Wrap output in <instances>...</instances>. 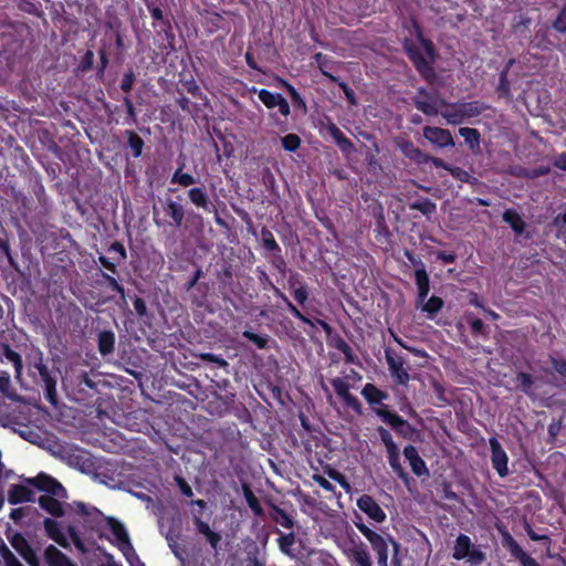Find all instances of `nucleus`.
<instances>
[{
  "instance_id": "1",
  "label": "nucleus",
  "mask_w": 566,
  "mask_h": 566,
  "mask_svg": "<svg viewBox=\"0 0 566 566\" xmlns=\"http://www.w3.org/2000/svg\"><path fill=\"white\" fill-rule=\"evenodd\" d=\"M411 25L419 44L424 50L426 55L422 53L421 49L408 38L402 42L403 51L420 76L428 84L432 85L437 81V73L433 69V62L436 59L434 44L431 40L424 36L422 27L417 19H411Z\"/></svg>"
},
{
  "instance_id": "2",
  "label": "nucleus",
  "mask_w": 566,
  "mask_h": 566,
  "mask_svg": "<svg viewBox=\"0 0 566 566\" xmlns=\"http://www.w3.org/2000/svg\"><path fill=\"white\" fill-rule=\"evenodd\" d=\"M355 526L361 533V535L369 542L373 551L377 556L378 566H388V553L389 544L392 546L394 554L391 557V564L394 566H400V559L398 557L399 543L396 542L390 535H381L376 531L368 527L363 522H355Z\"/></svg>"
},
{
  "instance_id": "3",
  "label": "nucleus",
  "mask_w": 566,
  "mask_h": 566,
  "mask_svg": "<svg viewBox=\"0 0 566 566\" xmlns=\"http://www.w3.org/2000/svg\"><path fill=\"white\" fill-rule=\"evenodd\" d=\"M440 106L444 107V109L440 112L441 116L451 125H459L469 118L478 117L489 108L488 105L479 101L448 103L441 99Z\"/></svg>"
},
{
  "instance_id": "4",
  "label": "nucleus",
  "mask_w": 566,
  "mask_h": 566,
  "mask_svg": "<svg viewBox=\"0 0 566 566\" xmlns=\"http://www.w3.org/2000/svg\"><path fill=\"white\" fill-rule=\"evenodd\" d=\"M374 412L381 419V421L390 426V428L403 439L413 440L418 433L417 429L412 424H410L398 413L390 411L389 406L387 405H381L379 408H374Z\"/></svg>"
},
{
  "instance_id": "5",
  "label": "nucleus",
  "mask_w": 566,
  "mask_h": 566,
  "mask_svg": "<svg viewBox=\"0 0 566 566\" xmlns=\"http://www.w3.org/2000/svg\"><path fill=\"white\" fill-rule=\"evenodd\" d=\"M30 370L38 373L44 386V397L53 406L57 403L56 382L57 376L43 361L42 353H39L36 359L29 365Z\"/></svg>"
},
{
  "instance_id": "6",
  "label": "nucleus",
  "mask_w": 566,
  "mask_h": 566,
  "mask_svg": "<svg viewBox=\"0 0 566 566\" xmlns=\"http://www.w3.org/2000/svg\"><path fill=\"white\" fill-rule=\"evenodd\" d=\"M452 557L457 560L469 558L474 565H480L485 560V554L474 547L471 538L465 534H460L454 543Z\"/></svg>"
},
{
  "instance_id": "7",
  "label": "nucleus",
  "mask_w": 566,
  "mask_h": 566,
  "mask_svg": "<svg viewBox=\"0 0 566 566\" xmlns=\"http://www.w3.org/2000/svg\"><path fill=\"white\" fill-rule=\"evenodd\" d=\"M256 273H258V279L260 281V283L262 284L263 289L264 290H272L274 295L279 298H281L285 305H286V308L289 311V313L294 316L295 318L300 319L301 322H303L304 324L306 325H310V326H314V323L308 318L306 317L290 300L289 297L279 289L276 287L272 280L270 279V276L268 275V273L261 269V268H256Z\"/></svg>"
},
{
  "instance_id": "8",
  "label": "nucleus",
  "mask_w": 566,
  "mask_h": 566,
  "mask_svg": "<svg viewBox=\"0 0 566 566\" xmlns=\"http://www.w3.org/2000/svg\"><path fill=\"white\" fill-rule=\"evenodd\" d=\"M105 525L109 528L111 533L115 536L117 539V546L118 549L123 553L125 558L129 564H133V560L130 559V555L134 556L138 560V555L136 554L128 533L125 528V526L115 517L108 516L105 520Z\"/></svg>"
},
{
  "instance_id": "9",
  "label": "nucleus",
  "mask_w": 566,
  "mask_h": 566,
  "mask_svg": "<svg viewBox=\"0 0 566 566\" xmlns=\"http://www.w3.org/2000/svg\"><path fill=\"white\" fill-rule=\"evenodd\" d=\"M27 482L36 490L48 493L60 499H66L67 492L65 488L53 476L46 473H39L36 476L28 479Z\"/></svg>"
},
{
  "instance_id": "10",
  "label": "nucleus",
  "mask_w": 566,
  "mask_h": 566,
  "mask_svg": "<svg viewBox=\"0 0 566 566\" xmlns=\"http://www.w3.org/2000/svg\"><path fill=\"white\" fill-rule=\"evenodd\" d=\"M438 96L430 93L424 87L417 90L416 96L412 98L415 107L427 116H436L439 113L440 101Z\"/></svg>"
},
{
  "instance_id": "11",
  "label": "nucleus",
  "mask_w": 566,
  "mask_h": 566,
  "mask_svg": "<svg viewBox=\"0 0 566 566\" xmlns=\"http://www.w3.org/2000/svg\"><path fill=\"white\" fill-rule=\"evenodd\" d=\"M10 545L29 566H40V559L23 534L15 532L8 537Z\"/></svg>"
},
{
  "instance_id": "12",
  "label": "nucleus",
  "mask_w": 566,
  "mask_h": 566,
  "mask_svg": "<svg viewBox=\"0 0 566 566\" xmlns=\"http://www.w3.org/2000/svg\"><path fill=\"white\" fill-rule=\"evenodd\" d=\"M385 357L388 365L390 376L397 385L406 386L410 380L408 369L405 367L403 357L394 355L390 350H385Z\"/></svg>"
},
{
  "instance_id": "13",
  "label": "nucleus",
  "mask_w": 566,
  "mask_h": 566,
  "mask_svg": "<svg viewBox=\"0 0 566 566\" xmlns=\"http://www.w3.org/2000/svg\"><path fill=\"white\" fill-rule=\"evenodd\" d=\"M331 385L347 408L352 409L357 415L363 413L361 402L356 396L349 392V384L345 379L339 377L333 378Z\"/></svg>"
},
{
  "instance_id": "14",
  "label": "nucleus",
  "mask_w": 566,
  "mask_h": 566,
  "mask_svg": "<svg viewBox=\"0 0 566 566\" xmlns=\"http://www.w3.org/2000/svg\"><path fill=\"white\" fill-rule=\"evenodd\" d=\"M489 443L491 449L492 468L501 478H505L509 474V457L496 438H490Z\"/></svg>"
},
{
  "instance_id": "15",
  "label": "nucleus",
  "mask_w": 566,
  "mask_h": 566,
  "mask_svg": "<svg viewBox=\"0 0 566 566\" xmlns=\"http://www.w3.org/2000/svg\"><path fill=\"white\" fill-rule=\"evenodd\" d=\"M75 511L77 514L84 516L85 525L91 530H99L104 524L105 520L108 516H104V514L94 506H88L83 502L75 503Z\"/></svg>"
},
{
  "instance_id": "16",
  "label": "nucleus",
  "mask_w": 566,
  "mask_h": 566,
  "mask_svg": "<svg viewBox=\"0 0 566 566\" xmlns=\"http://www.w3.org/2000/svg\"><path fill=\"white\" fill-rule=\"evenodd\" d=\"M358 509L364 512L369 518L377 523H382L386 521V513L381 509V506L377 503V501L368 495L364 494L357 500Z\"/></svg>"
},
{
  "instance_id": "17",
  "label": "nucleus",
  "mask_w": 566,
  "mask_h": 566,
  "mask_svg": "<svg viewBox=\"0 0 566 566\" xmlns=\"http://www.w3.org/2000/svg\"><path fill=\"white\" fill-rule=\"evenodd\" d=\"M423 136L431 144L444 148V147H453L454 140L449 129L434 127V126H426L423 128Z\"/></svg>"
},
{
  "instance_id": "18",
  "label": "nucleus",
  "mask_w": 566,
  "mask_h": 566,
  "mask_svg": "<svg viewBox=\"0 0 566 566\" xmlns=\"http://www.w3.org/2000/svg\"><path fill=\"white\" fill-rule=\"evenodd\" d=\"M190 202L207 213L216 212L214 205L210 201L205 187H193L187 191Z\"/></svg>"
},
{
  "instance_id": "19",
  "label": "nucleus",
  "mask_w": 566,
  "mask_h": 566,
  "mask_svg": "<svg viewBox=\"0 0 566 566\" xmlns=\"http://www.w3.org/2000/svg\"><path fill=\"white\" fill-rule=\"evenodd\" d=\"M403 455L406 460L409 462L411 471L417 476H424L429 474V470L427 468L426 462L419 455L417 448L412 444H408L403 448Z\"/></svg>"
},
{
  "instance_id": "20",
  "label": "nucleus",
  "mask_w": 566,
  "mask_h": 566,
  "mask_svg": "<svg viewBox=\"0 0 566 566\" xmlns=\"http://www.w3.org/2000/svg\"><path fill=\"white\" fill-rule=\"evenodd\" d=\"M287 283L294 300L300 305H305L310 297L308 286L305 281L296 273L289 277Z\"/></svg>"
},
{
  "instance_id": "21",
  "label": "nucleus",
  "mask_w": 566,
  "mask_h": 566,
  "mask_svg": "<svg viewBox=\"0 0 566 566\" xmlns=\"http://www.w3.org/2000/svg\"><path fill=\"white\" fill-rule=\"evenodd\" d=\"M361 396L370 406L373 411L374 408H379L381 407V405H385L384 400H387L389 397L387 391L379 389L371 382L365 384V386L361 389Z\"/></svg>"
},
{
  "instance_id": "22",
  "label": "nucleus",
  "mask_w": 566,
  "mask_h": 566,
  "mask_svg": "<svg viewBox=\"0 0 566 566\" xmlns=\"http://www.w3.org/2000/svg\"><path fill=\"white\" fill-rule=\"evenodd\" d=\"M44 531L49 538L54 541L60 546L67 548L70 546V543L64 535V533L61 530V526L57 521L45 517L43 521Z\"/></svg>"
},
{
  "instance_id": "23",
  "label": "nucleus",
  "mask_w": 566,
  "mask_h": 566,
  "mask_svg": "<svg viewBox=\"0 0 566 566\" xmlns=\"http://www.w3.org/2000/svg\"><path fill=\"white\" fill-rule=\"evenodd\" d=\"M34 492L23 484H12L8 492V502L12 505L33 502Z\"/></svg>"
},
{
  "instance_id": "24",
  "label": "nucleus",
  "mask_w": 566,
  "mask_h": 566,
  "mask_svg": "<svg viewBox=\"0 0 566 566\" xmlns=\"http://www.w3.org/2000/svg\"><path fill=\"white\" fill-rule=\"evenodd\" d=\"M44 559L48 566H76L63 552L52 544L44 549Z\"/></svg>"
},
{
  "instance_id": "25",
  "label": "nucleus",
  "mask_w": 566,
  "mask_h": 566,
  "mask_svg": "<svg viewBox=\"0 0 566 566\" xmlns=\"http://www.w3.org/2000/svg\"><path fill=\"white\" fill-rule=\"evenodd\" d=\"M164 210L166 214L171 219L170 226L175 228H180L184 223L185 219V208L181 203L174 201L172 199H167L164 205Z\"/></svg>"
},
{
  "instance_id": "26",
  "label": "nucleus",
  "mask_w": 566,
  "mask_h": 566,
  "mask_svg": "<svg viewBox=\"0 0 566 566\" xmlns=\"http://www.w3.org/2000/svg\"><path fill=\"white\" fill-rule=\"evenodd\" d=\"M193 524L197 532L207 538L212 548L217 549L222 538L221 535L217 532H213L209 524L203 522L198 515H193Z\"/></svg>"
},
{
  "instance_id": "27",
  "label": "nucleus",
  "mask_w": 566,
  "mask_h": 566,
  "mask_svg": "<svg viewBox=\"0 0 566 566\" xmlns=\"http://www.w3.org/2000/svg\"><path fill=\"white\" fill-rule=\"evenodd\" d=\"M60 497L53 496V495H41L38 500L39 505L41 509H43L45 512H48L50 515L54 517H62L64 516V509L62 503L59 501Z\"/></svg>"
},
{
  "instance_id": "28",
  "label": "nucleus",
  "mask_w": 566,
  "mask_h": 566,
  "mask_svg": "<svg viewBox=\"0 0 566 566\" xmlns=\"http://www.w3.org/2000/svg\"><path fill=\"white\" fill-rule=\"evenodd\" d=\"M314 61L317 64V67L319 69L321 73L328 78L331 82H338V76H335L331 71L334 70L335 65L338 62H335L332 57L328 55H325L321 52L316 53L314 55Z\"/></svg>"
},
{
  "instance_id": "29",
  "label": "nucleus",
  "mask_w": 566,
  "mask_h": 566,
  "mask_svg": "<svg viewBox=\"0 0 566 566\" xmlns=\"http://www.w3.org/2000/svg\"><path fill=\"white\" fill-rule=\"evenodd\" d=\"M415 280L418 289L417 300L419 303H423L430 292V280L426 268L416 269Z\"/></svg>"
},
{
  "instance_id": "30",
  "label": "nucleus",
  "mask_w": 566,
  "mask_h": 566,
  "mask_svg": "<svg viewBox=\"0 0 566 566\" xmlns=\"http://www.w3.org/2000/svg\"><path fill=\"white\" fill-rule=\"evenodd\" d=\"M388 463L394 473L406 484L409 485L411 478L400 462L399 449L387 452Z\"/></svg>"
},
{
  "instance_id": "31",
  "label": "nucleus",
  "mask_w": 566,
  "mask_h": 566,
  "mask_svg": "<svg viewBox=\"0 0 566 566\" xmlns=\"http://www.w3.org/2000/svg\"><path fill=\"white\" fill-rule=\"evenodd\" d=\"M97 348L102 356L113 354L115 349V334L113 331L104 329L98 333Z\"/></svg>"
},
{
  "instance_id": "32",
  "label": "nucleus",
  "mask_w": 566,
  "mask_h": 566,
  "mask_svg": "<svg viewBox=\"0 0 566 566\" xmlns=\"http://www.w3.org/2000/svg\"><path fill=\"white\" fill-rule=\"evenodd\" d=\"M233 275L232 264L224 261L216 273L221 292L231 290V286L233 285Z\"/></svg>"
},
{
  "instance_id": "33",
  "label": "nucleus",
  "mask_w": 566,
  "mask_h": 566,
  "mask_svg": "<svg viewBox=\"0 0 566 566\" xmlns=\"http://www.w3.org/2000/svg\"><path fill=\"white\" fill-rule=\"evenodd\" d=\"M277 84L280 87L284 88L289 96L292 99L293 105L296 108H300L303 113L307 112V106L305 99L302 97V95L297 92V90L286 80L279 78Z\"/></svg>"
},
{
  "instance_id": "34",
  "label": "nucleus",
  "mask_w": 566,
  "mask_h": 566,
  "mask_svg": "<svg viewBox=\"0 0 566 566\" xmlns=\"http://www.w3.org/2000/svg\"><path fill=\"white\" fill-rule=\"evenodd\" d=\"M513 63H514V60H510L507 62V64L505 65V67L500 73L496 93H497L499 97H501V98H511V96H512L511 83L509 81L507 74H509V71H510L511 66L513 65Z\"/></svg>"
},
{
  "instance_id": "35",
  "label": "nucleus",
  "mask_w": 566,
  "mask_h": 566,
  "mask_svg": "<svg viewBox=\"0 0 566 566\" xmlns=\"http://www.w3.org/2000/svg\"><path fill=\"white\" fill-rule=\"evenodd\" d=\"M503 221L506 222L516 234H522L525 230V221L514 209H506L503 212Z\"/></svg>"
},
{
  "instance_id": "36",
  "label": "nucleus",
  "mask_w": 566,
  "mask_h": 566,
  "mask_svg": "<svg viewBox=\"0 0 566 566\" xmlns=\"http://www.w3.org/2000/svg\"><path fill=\"white\" fill-rule=\"evenodd\" d=\"M459 135L464 138V142L473 153L480 150L481 134L476 128L461 127Z\"/></svg>"
},
{
  "instance_id": "37",
  "label": "nucleus",
  "mask_w": 566,
  "mask_h": 566,
  "mask_svg": "<svg viewBox=\"0 0 566 566\" xmlns=\"http://www.w3.org/2000/svg\"><path fill=\"white\" fill-rule=\"evenodd\" d=\"M454 179L461 181V182H465V184H469L471 186H478V187H485V185L483 182H481L476 177L472 176L469 171H467L465 169L461 168V167H458V166H452L450 167L449 171H448Z\"/></svg>"
},
{
  "instance_id": "38",
  "label": "nucleus",
  "mask_w": 566,
  "mask_h": 566,
  "mask_svg": "<svg viewBox=\"0 0 566 566\" xmlns=\"http://www.w3.org/2000/svg\"><path fill=\"white\" fill-rule=\"evenodd\" d=\"M272 520L284 528L292 530L294 527L293 517L282 507L273 505L271 511Z\"/></svg>"
},
{
  "instance_id": "39",
  "label": "nucleus",
  "mask_w": 566,
  "mask_h": 566,
  "mask_svg": "<svg viewBox=\"0 0 566 566\" xmlns=\"http://www.w3.org/2000/svg\"><path fill=\"white\" fill-rule=\"evenodd\" d=\"M125 136L127 137V145L132 150V156L134 158L140 157L145 146L143 138L134 130H125Z\"/></svg>"
},
{
  "instance_id": "40",
  "label": "nucleus",
  "mask_w": 566,
  "mask_h": 566,
  "mask_svg": "<svg viewBox=\"0 0 566 566\" xmlns=\"http://www.w3.org/2000/svg\"><path fill=\"white\" fill-rule=\"evenodd\" d=\"M242 490H243L244 499H245L249 507L253 512V514L255 516H262L263 513H264L263 509H262L258 497L255 496V494L251 490V488L248 484H243Z\"/></svg>"
},
{
  "instance_id": "41",
  "label": "nucleus",
  "mask_w": 566,
  "mask_h": 566,
  "mask_svg": "<svg viewBox=\"0 0 566 566\" xmlns=\"http://www.w3.org/2000/svg\"><path fill=\"white\" fill-rule=\"evenodd\" d=\"M171 184H177L184 188L192 186L197 182V179L189 172L182 171V166L178 167L170 179Z\"/></svg>"
},
{
  "instance_id": "42",
  "label": "nucleus",
  "mask_w": 566,
  "mask_h": 566,
  "mask_svg": "<svg viewBox=\"0 0 566 566\" xmlns=\"http://www.w3.org/2000/svg\"><path fill=\"white\" fill-rule=\"evenodd\" d=\"M443 304H444V302H443V300L441 297L432 295L422 305V311L428 314V317L430 319H432L442 310Z\"/></svg>"
},
{
  "instance_id": "43",
  "label": "nucleus",
  "mask_w": 566,
  "mask_h": 566,
  "mask_svg": "<svg viewBox=\"0 0 566 566\" xmlns=\"http://www.w3.org/2000/svg\"><path fill=\"white\" fill-rule=\"evenodd\" d=\"M411 210L420 211L424 216H431L437 210V205L429 198H422L409 205Z\"/></svg>"
},
{
  "instance_id": "44",
  "label": "nucleus",
  "mask_w": 566,
  "mask_h": 566,
  "mask_svg": "<svg viewBox=\"0 0 566 566\" xmlns=\"http://www.w3.org/2000/svg\"><path fill=\"white\" fill-rule=\"evenodd\" d=\"M283 95L280 93H273L269 90L261 88L258 92L259 99L264 104V106L269 109L275 108L279 101Z\"/></svg>"
},
{
  "instance_id": "45",
  "label": "nucleus",
  "mask_w": 566,
  "mask_h": 566,
  "mask_svg": "<svg viewBox=\"0 0 566 566\" xmlns=\"http://www.w3.org/2000/svg\"><path fill=\"white\" fill-rule=\"evenodd\" d=\"M242 336L253 343L259 349H265L269 346L271 337L268 334L259 335L251 331H243Z\"/></svg>"
},
{
  "instance_id": "46",
  "label": "nucleus",
  "mask_w": 566,
  "mask_h": 566,
  "mask_svg": "<svg viewBox=\"0 0 566 566\" xmlns=\"http://www.w3.org/2000/svg\"><path fill=\"white\" fill-rule=\"evenodd\" d=\"M3 356L6 359L13 364V367L18 374L21 373L23 368V361L21 355L12 349L8 344L3 345Z\"/></svg>"
},
{
  "instance_id": "47",
  "label": "nucleus",
  "mask_w": 566,
  "mask_h": 566,
  "mask_svg": "<svg viewBox=\"0 0 566 566\" xmlns=\"http://www.w3.org/2000/svg\"><path fill=\"white\" fill-rule=\"evenodd\" d=\"M197 357L205 363H213L219 368L224 369L227 373L229 371V363L220 355H216L213 353H200Z\"/></svg>"
},
{
  "instance_id": "48",
  "label": "nucleus",
  "mask_w": 566,
  "mask_h": 566,
  "mask_svg": "<svg viewBox=\"0 0 566 566\" xmlns=\"http://www.w3.org/2000/svg\"><path fill=\"white\" fill-rule=\"evenodd\" d=\"M0 557L4 566H23L4 543L0 544Z\"/></svg>"
},
{
  "instance_id": "49",
  "label": "nucleus",
  "mask_w": 566,
  "mask_h": 566,
  "mask_svg": "<svg viewBox=\"0 0 566 566\" xmlns=\"http://www.w3.org/2000/svg\"><path fill=\"white\" fill-rule=\"evenodd\" d=\"M279 538L277 544L282 553L290 554L291 547L295 544V534L293 532L291 533H282L279 531Z\"/></svg>"
},
{
  "instance_id": "50",
  "label": "nucleus",
  "mask_w": 566,
  "mask_h": 566,
  "mask_svg": "<svg viewBox=\"0 0 566 566\" xmlns=\"http://www.w3.org/2000/svg\"><path fill=\"white\" fill-rule=\"evenodd\" d=\"M146 7L150 12L151 18L155 21H160L163 23L165 31L166 29L171 30L170 21L164 18L163 10L159 7H157L154 2H146Z\"/></svg>"
},
{
  "instance_id": "51",
  "label": "nucleus",
  "mask_w": 566,
  "mask_h": 566,
  "mask_svg": "<svg viewBox=\"0 0 566 566\" xmlns=\"http://www.w3.org/2000/svg\"><path fill=\"white\" fill-rule=\"evenodd\" d=\"M516 381L518 382L520 389L526 394L530 395L532 392V387L534 385L533 376L528 373L520 371L516 375Z\"/></svg>"
},
{
  "instance_id": "52",
  "label": "nucleus",
  "mask_w": 566,
  "mask_h": 566,
  "mask_svg": "<svg viewBox=\"0 0 566 566\" xmlns=\"http://www.w3.org/2000/svg\"><path fill=\"white\" fill-rule=\"evenodd\" d=\"M301 138L296 134H287L281 138L282 147L291 153L296 151L301 146Z\"/></svg>"
},
{
  "instance_id": "53",
  "label": "nucleus",
  "mask_w": 566,
  "mask_h": 566,
  "mask_svg": "<svg viewBox=\"0 0 566 566\" xmlns=\"http://www.w3.org/2000/svg\"><path fill=\"white\" fill-rule=\"evenodd\" d=\"M107 251L109 253H114L112 259L117 263H122L123 261H125L127 259L126 249H125L124 244L119 241L112 242L111 245L108 247Z\"/></svg>"
},
{
  "instance_id": "54",
  "label": "nucleus",
  "mask_w": 566,
  "mask_h": 566,
  "mask_svg": "<svg viewBox=\"0 0 566 566\" xmlns=\"http://www.w3.org/2000/svg\"><path fill=\"white\" fill-rule=\"evenodd\" d=\"M101 276L105 280L107 287L116 292L120 295L123 300H125V289L122 284L118 283V281L113 276L107 274L104 271H101Z\"/></svg>"
},
{
  "instance_id": "55",
  "label": "nucleus",
  "mask_w": 566,
  "mask_h": 566,
  "mask_svg": "<svg viewBox=\"0 0 566 566\" xmlns=\"http://www.w3.org/2000/svg\"><path fill=\"white\" fill-rule=\"evenodd\" d=\"M377 432H378L380 440L384 443L387 452L398 449L389 430H387L386 428L380 426L377 428Z\"/></svg>"
},
{
  "instance_id": "56",
  "label": "nucleus",
  "mask_w": 566,
  "mask_h": 566,
  "mask_svg": "<svg viewBox=\"0 0 566 566\" xmlns=\"http://www.w3.org/2000/svg\"><path fill=\"white\" fill-rule=\"evenodd\" d=\"M353 557L358 566H373L370 555L365 547H356Z\"/></svg>"
},
{
  "instance_id": "57",
  "label": "nucleus",
  "mask_w": 566,
  "mask_h": 566,
  "mask_svg": "<svg viewBox=\"0 0 566 566\" xmlns=\"http://www.w3.org/2000/svg\"><path fill=\"white\" fill-rule=\"evenodd\" d=\"M465 319L469 323L471 332L474 336L485 334V326L481 318L473 317L471 314L468 313L465 314Z\"/></svg>"
},
{
  "instance_id": "58",
  "label": "nucleus",
  "mask_w": 566,
  "mask_h": 566,
  "mask_svg": "<svg viewBox=\"0 0 566 566\" xmlns=\"http://www.w3.org/2000/svg\"><path fill=\"white\" fill-rule=\"evenodd\" d=\"M0 250L3 252V254L6 255L7 260H8V263L9 265L15 270V271H20V268H19V263L18 261L13 258L12 253H11V249H10V245H9V242L7 239H3V238H0Z\"/></svg>"
},
{
  "instance_id": "59",
  "label": "nucleus",
  "mask_w": 566,
  "mask_h": 566,
  "mask_svg": "<svg viewBox=\"0 0 566 566\" xmlns=\"http://www.w3.org/2000/svg\"><path fill=\"white\" fill-rule=\"evenodd\" d=\"M552 27L559 33H566V1L553 21Z\"/></svg>"
},
{
  "instance_id": "60",
  "label": "nucleus",
  "mask_w": 566,
  "mask_h": 566,
  "mask_svg": "<svg viewBox=\"0 0 566 566\" xmlns=\"http://www.w3.org/2000/svg\"><path fill=\"white\" fill-rule=\"evenodd\" d=\"M335 83L343 91L348 104L352 106H355L357 104V97H356L354 90L346 82L342 81L340 78H338V82H335Z\"/></svg>"
},
{
  "instance_id": "61",
  "label": "nucleus",
  "mask_w": 566,
  "mask_h": 566,
  "mask_svg": "<svg viewBox=\"0 0 566 566\" xmlns=\"http://www.w3.org/2000/svg\"><path fill=\"white\" fill-rule=\"evenodd\" d=\"M441 499L452 502H461L459 495L452 490L451 483L444 481L441 483Z\"/></svg>"
},
{
  "instance_id": "62",
  "label": "nucleus",
  "mask_w": 566,
  "mask_h": 566,
  "mask_svg": "<svg viewBox=\"0 0 566 566\" xmlns=\"http://www.w3.org/2000/svg\"><path fill=\"white\" fill-rule=\"evenodd\" d=\"M396 146L399 148V150L406 158H408L417 147L411 140L406 138H397Z\"/></svg>"
},
{
  "instance_id": "63",
  "label": "nucleus",
  "mask_w": 566,
  "mask_h": 566,
  "mask_svg": "<svg viewBox=\"0 0 566 566\" xmlns=\"http://www.w3.org/2000/svg\"><path fill=\"white\" fill-rule=\"evenodd\" d=\"M136 81V76L132 70L126 72L120 81V90L124 93H129L133 88V85Z\"/></svg>"
},
{
  "instance_id": "64",
  "label": "nucleus",
  "mask_w": 566,
  "mask_h": 566,
  "mask_svg": "<svg viewBox=\"0 0 566 566\" xmlns=\"http://www.w3.org/2000/svg\"><path fill=\"white\" fill-rule=\"evenodd\" d=\"M549 361L554 370L563 378H566V359L551 357Z\"/></svg>"
}]
</instances>
